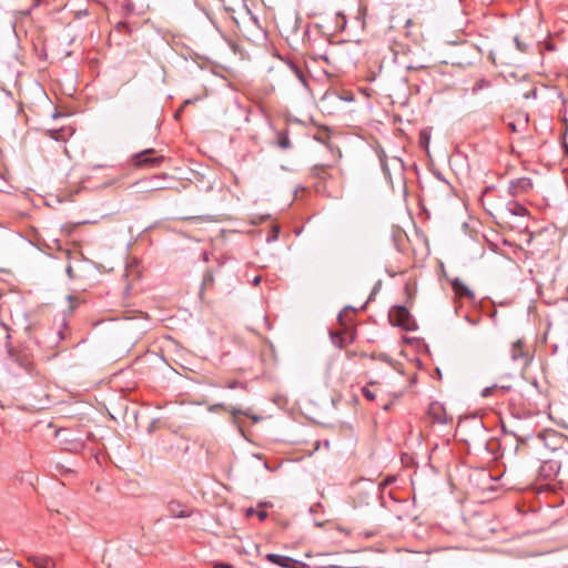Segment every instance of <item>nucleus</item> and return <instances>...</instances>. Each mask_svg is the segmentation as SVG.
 <instances>
[{"mask_svg": "<svg viewBox=\"0 0 568 568\" xmlns=\"http://www.w3.org/2000/svg\"><path fill=\"white\" fill-rule=\"evenodd\" d=\"M388 317L393 326H398L407 332H414L417 329V324L414 317L405 306H394L390 310Z\"/></svg>", "mask_w": 568, "mask_h": 568, "instance_id": "f257e3e1", "label": "nucleus"}, {"mask_svg": "<svg viewBox=\"0 0 568 568\" xmlns=\"http://www.w3.org/2000/svg\"><path fill=\"white\" fill-rule=\"evenodd\" d=\"M260 281H261V277H260V276H256V277L254 278L253 283L256 285V284H258V283H260Z\"/></svg>", "mask_w": 568, "mask_h": 568, "instance_id": "473e14b6", "label": "nucleus"}, {"mask_svg": "<svg viewBox=\"0 0 568 568\" xmlns=\"http://www.w3.org/2000/svg\"><path fill=\"white\" fill-rule=\"evenodd\" d=\"M328 165L316 164L312 168V174L324 180L328 175Z\"/></svg>", "mask_w": 568, "mask_h": 568, "instance_id": "dca6fc26", "label": "nucleus"}, {"mask_svg": "<svg viewBox=\"0 0 568 568\" xmlns=\"http://www.w3.org/2000/svg\"><path fill=\"white\" fill-rule=\"evenodd\" d=\"M389 407H390V404H385V405L383 406V408H384L385 410L389 409Z\"/></svg>", "mask_w": 568, "mask_h": 568, "instance_id": "72a5a7b5", "label": "nucleus"}, {"mask_svg": "<svg viewBox=\"0 0 568 568\" xmlns=\"http://www.w3.org/2000/svg\"><path fill=\"white\" fill-rule=\"evenodd\" d=\"M181 507H182L181 504H179L176 501H170L168 504V511L172 517H176V518L187 517L189 514L186 511H184Z\"/></svg>", "mask_w": 568, "mask_h": 568, "instance_id": "2eb2a0df", "label": "nucleus"}, {"mask_svg": "<svg viewBox=\"0 0 568 568\" xmlns=\"http://www.w3.org/2000/svg\"><path fill=\"white\" fill-rule=\"evenodd\" d=\"M214 407H219V408H222L224 410L230 412L233 417H236L237 415H244V416H247V417L252 418L254 422H258L260 420V417H257L255 415H250L248 412L243 410L241 408L226 406L224 404H217Z\"/></svg>", "mask_w": 568, "mask_h": 568, "instance_id": "4468645a", "label": "nucleus"}, {"mask_svg": "<svg viewBox=\"0 0 568 568\" xmlns=\"http://www.w3.org/2000/svg\"><path fill=\"white\" fill-rule=\"evenodd\" d=\"M286 65L288 67L291 72L297 78V80L304 87H306L307 85V80H306V75H305V73L303 71V68L300 64H297V63H295V62H293L291 60L286 61Z\"/></svg>", "mask_w": 568, "mask_h": 568, "instance_id": "9d476101", "label": "nucleus"}, {"mask_svg": "<svg viewBox=\"0 0 568 568\" xmlns=\"http://www.w3.org/2000/svg\"><path fill=\"white\" fill-rule=\"evenodd\" d=\"M490 87V82L486 79H479L475 82V84L471 88V92L474 94L478 93L483 89H487Z\"/></svg>", "mask_w": 568, "mask_h": 568, "instance_id": "6ab92c4d", "label": "nucleus"}, {"mask_svg": "<svg viewBox=\"0 0 568 568\" xmlns=\"http://www.w3.org/2000/svg\"><path fill=\"white\" fill-rule=\"evenodd\" d=\"M256 514H257L260 520H264L267 517V513L264 510L256 511Z\"/></svg>", "mask_w": 568, "mask_h": 568, "instance_id": "a878e982", "label": "nucleus"}, {"mask_svg": "<svg viewBox=\"0 0 568 568\" xmlns=\"http://www.w3.org/2000/svg\"><path fill=\"white\" fill-rule=\"evenodd\" d=\"M362 394L367 400H375L376 394L371 390L367 386L362 388Z\"/></svg>", "mask_w": 568, "mask_h": 568, "instance_id": "5701e85b", "label": "nucleus"}, {"mask_svg": "<svg viewBox=\"0 0 568 568\" xmlns=\"http://www.w3.org/2000/svg\"><path fill=\"white\" fill-rule=\"evenodd\" d=\"M168 176L165 174L163 175H153L150 179L141 180L136 183L138 186L142 191H158V190H164L166 189L165 185L161 184V180L166 179Z\"/></svg>", "mask_w": 568, "mask_h": 568, "instance_id": "0eeeda50", "label": "nucleus"}, {"mask_svg": "<svg viewBox=\"0 0 568 568\" xmlns=\"http://www.w3.org/2000/svg\"><path fill=\"white\" fill-rule=\"evenodd\" d=\"M506 209L511 215L525 216L528 214L527 209L516 201H509L506 205Z\"/></svg>", "mask_w": 568, "mask_h": 568, "instance_id": "f8f14e48", "label": "nucleus"}, {"mask_svg": "<svg viewBox=\"0 0 568 568\" xmlns=\"http://www.w3.org/2000/svg\"><path fill=\"white\" fill-rule=\"evenodd\" d=\"M410 23H412V20H410V19H408V20L406 21V26H409Z\"/></svg>", "mask_w": 568, "mask_h": 568, "instance_id": "f704fd0d", "label": "nucleus"}, {"mask_svg": "<svg viewBox=\"0 0 568 568\" xmlns=\"http://www.w3.org/2000/svg\"><path fill=\"white\" fill-rule=\"evenodd\" d=\"M29 560L37 567V568H54L55 564L52 558L44 557V556H32L29 558Z\"/></svg>", "mask_w": 568, "mask_h": 568, "instance_id": "9b49d317", "label": "nucleus"}, {"mask_svg": "<svg viewBox=\"0 0 568 568\" xmlns=\"http://www.w3.org/2000/svg\"><path fill=\"white\" fill-rule=\"evenodd\" d=\"M163 161L164 156H156L154 149L143 150L132 156V164L135 168H159Z\"/></svg>", "mask_w": 568, "mask_h": 568, "instance_id": "f03ea898", "label": "nucleus"}, {"mask_svg": "<svg viewBox=\"0 0 568 568\" xmlns=\"http://www.w3.org/2000/svg\"><path fill=\"white\" fill-rule=\"evenodd\" d=\"M508 126H509V129H510L513 132H517V131H518L517 125H516L514 122H509V123H508Z\"/></svg>", "mask_w": 568, "mask_h": 568, "instance_id": "cd10ccee", "label": "nucleus"}, {"mask_svg": "<svg viewBox=\"0 0 568 568\" xmlns=\"http://www.w3.org/2000/svg\"><path fill=\"white\" fill-rule=\"evenodd\" d=\"M65 271H67V274L69 275V277L73 278V268L70 264L67 266Z\"/></svg>", "mask_w": 568, "mask_h": 568, "instance_id": "bb28decb", "label": "nucleus"}, {"mask_svg": "<svg viewBox=\"0 0 568 568\" xmlns=\"http://www.w3.org/2000/svg\"><path fill=\"white\" fill-rule=\"evenodd\" d=\"M255 513H256V511H255L253 508H250V509L247 510V516H251V515H253V514H255Z\"/></svg>", "mask_w": 568, "mask_h": 568, "instance_id": "2f4dec72", "label": "nucleus"}, {"mask_svg": "<svg viewBox=\"0 0 568 568\" xmlns=\"http://www.w3.org/2000/svg\"><path fill=\"white\" fill-rule=\"evenodd\" d=\"M224 387L230 388V389L237 388V387H241V388H243V389H245V388H246L245 384L240 383V382H231V383H227V384H225V386H224Z\"/></svg>", "mask_w": 568, "mask_h": 568, "instance_id": "b1692460", "label": "nucleus"}, {"mask_svg": "<svg viewBox=\"0 0 568 568\" xmlns=\"http://www.w3.org/2000/svg\"><path fill=\"white\" fill-rule=\"evenodd\" d=\"M393 480H394L393 478H389V479H387V480H386V484H389V483H392Z\"/></svg>", "mask_w": 568, "mask_h": 568, "instance_id": "c9c22d12", "label": "nucleus"}, {"mask_svg": "<svg viewBox=\"0 0 568 568\" xmlns=\"http://www.w3.org/2000/svg\"><path fill=\"white\" fill-rule=\"evenodd\" d=\"M190 103H192V100H190V99L185 100V101L183 102V104H182V108H184V106L189 105Z\"/></svg>", "mask_w": 568, "mask_h": 568, "instance_id": "7c9ffc66", "label": "nucleus"}, {"mask_svg": "<svg viewBox=\"0 0 568 568\" xmlns=\"http://www.w3.org/2000/svg\"><path fill=\"white\" fill-rule=\"evenodd\" d=\"M428 415L433 423L446 425L452 422V417L447 415L444 406L437 402H434L429 405Z\"/></svg>", "mask_w": 568, "mask_h": 568, "instance_id": "423d86ee", "label": "nucleus"}, {"mask_svg": "<svg viewBox=\"0 0 568 568\" xmlns=\"http://www.w3.org/2000/svg\"><path fill=\"white\" fill-rule=\"evenodd\" d=\"M72 134V129L68 126L47 131V135L55 141H67Z\"/></svg>", "mask_w": 568, "mask_h": 568, "instance_id": "1a4fd4ad", "label": "nucleus"}, {"mask_svg": "<svg viewBox=\"0 0 568 568\" xmlns=\"http://www.w3.org/2000/svg\"><path fill=\"white\" fill-rule=\"evenodd\" d=\"M183 109H184V108H182V106H181V108L175 112V115H174V116H175V119H179V118H180V115H181V113H182Z\"/></svg>", "mask_w": 568, "mask_h": 568, "instance_id": "c756f323", "label": "nucleus"}, {"mask_svg": "<svg viewBox=\"0 0 568 568\" xmlns=\"http://www.w3.org/2000/svg\"><path fill=\"white\" fill-rule=\"evenodd\" d=\"M266 559L270 562L284 568L290 567V564L292 562V558L277 554H267Z\"/></svg>", "mask_w": 568, "mask_h": 568, "instance_id": "ddd939ff", "label": "nucleus"}, {"mask_svg": "<svg viewBox=\"0 0 568 568\" xmlns=\"http://www.w3.org/2000/svg\"><path fill=\"white\" fill-rule=\"evenodd\" d=\"M131 28L125 21H120L115 24L113 32L120 34H131Z\"/></svg>", "mask_w": 568, "mask_h": 568, "instance_id": "a211bd4d", "label": "nucleus"}, {"mask_svg": "<svg viewBox=\"0 0 568 568\" xmlns=\"http://www.w3.org/2000/svg\"><path fill=\"white\" fill-rule=\"evenodd\" d=\"M491 392V388L490 387H487L483 390V396H488Z\"/></svg>", "mask_w": 568, "mask_h": 568, "instance_id": "c85d7f7f", "label": "nucleus"}, {"mask_svg": "<svg viewBox=\"0 0 568 568\" xmlns=\"http://www.w3.org/2000/svg\"><path fill=\"white\" fill-rule=\"evenodd\" d=\"M213 282H214L213 274L211 272H206L203 276L202 288L212 286Z\"/></svg>", "mask_w": 568, "mask_h": 568, "instance_id": "412c9836", "label": "nucleus"}, {"mask_svg": "<svg viewBox=\"0 0 568 568\" xmlns=\"http://www.w3.org/2000/svg\"><path fill=\"white\" fill-rule=\"evenodd\" d=\"M213 568H233V567L230 564L220 562V564H215L213 566Z\"/></svg>", "mask_w": 568, "mask_h": 568, "instance_id": "393cba45", "label": "nucleus"}, {"mask_svg": "<svg viewBox=\"0 0 568 568\" xmlns=\"http://www.w3.org/2000/svg\"><path fill=\"white\" fill-rule=\"evenodd\" d=\"M277 145L283 150H287L292 146V143H291L287 132H278Z\"/></svg>", "mask_w": 568, "mask_h": 568, "instance_id": "f3484780", "label": "nucleus"}, {"mask_svg": "<svg viewBox=\"0 0 568 568\" xmlns=\"http://www.w3.org/2000/svg\"><path fill=\"white\" fill-rule=\"evenodd\" d=\"M67 328V321L63 316L61 323L59 324V328L55 332L50 334V337L43 333H39L37 336V342L39 345H42L47 348H54L62 339L67 337L64 329Z\"/></svg>", "mask_w": 568, "mask_h": 568, "instance_id": "7ed1b4c3", "label": "nucleus"}, {"mask_svg": "<svg viewBox=\"0 0 568 568\" xmlns=\"http://www.w3.org/2000/svg\"><path fill=\"white\" fill-rule=\"evenodd\" d=\"M452 287L455 292V294L458 296V297H464V298H468V300H474L475 298V295L474 293L469 290V287L459 278H454L452 281Z\"/></svg>", "mask_w": 568, "mask_h": 568, "instance_id": "6e6552de", "label": "nucleus"}, {"mask_svg": "<svg viewBox=\"0 0 568 568\" xmlns=\"http://www.w3.org/2000/svg\"><path fill=\"white\" fill-rule=\"evenodd\" d=\"M514 42L516 44V48L518 49V51L523 52V53H526L528 52V44L523 42L519 37H515L514 38Z\"/></svg>", "mask_w": 568, "mask_h": 568, "instance_id": "4be33fe9", "label": "nucleus"}, {"mask_svg": "<svg viewBox=\"0 0 568 568\" xmlns=\"http://www.w3.org/2000/svg\"><path fill=\"white\" fill-rule=\"evenodd\" d=\"M332 341L334 345H336L339 348L345 347V337L342 333H331Z\"/></svg>", "mask_w": 568, "mask_h": 568, "instance_id": "aec40b11", "label": "nucleus"}, {"mask_svg": "<svg viewBox=\"0 0 568 568\" xmlns=\"http://www.w3.org/2000/svg\"><path fill=\"white\" fill-rule=\"evenodd\" d=\"M532 189V181L529 178L523 176L509 182L508 192L511 196L516 197L521 194L528 193Z\"/></svg>", "mask_w": 568, "mask_h": 568, "instance_id": "20e7f679", "label": "nucleus"}, {"mask_svg": "<svg viewBox=\"0 0 568 568\" xmlns=\"http://www.w3.org/2000/svg\"><path fill=\"white\" fill-rule=\"evenodd\" d=\"M510 358L513 362H520L524 367L528 366L530 363L528 352L525 348V343L521 339H517L511 344Z\"/></svg>", "mask_w": 568, "mask_h": 568, "instance_id": "39448f33", "label": "nucleus"}]
</instances>
